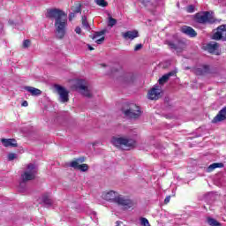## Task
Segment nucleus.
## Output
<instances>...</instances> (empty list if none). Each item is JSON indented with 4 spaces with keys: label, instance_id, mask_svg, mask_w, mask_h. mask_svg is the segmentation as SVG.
<instances>
[{
    "label": "nucleus",
    "instance_id": "nucleus-1",
    "mask_svg": "<svg viewBox=\"0 0 226 226\" xmlns=\"http://www.w3.org/2000/svg\"><path fill=\"white\" fill-rule=\"evenodd\" d=\"M46 18L55 20V34L58 40H63L68 27V14L61 9L53 8L47 11Z\"/></svg>",
    "mask_w": 226,
    "mask_h": 226
},
{
    "label": "nucleus",
    "instance_id": "nucleus-2",
    "mask_svg": "<svg viewBox=\"0 0 226 226\" xmlns=\"http://www.w3.org/2000/svg\"><path fill=\"white\" fill-rule=\"evenodd\" d=\"M111 144L115 147H123L125 151H130L137 146V141L132 138L116 137L111 138Z\"/></svg>",
    "mask_w": 226,
    "mask_h": 226
},
{
    "label": "nucleus",
    "instance_id": "nucleus-3",
    "mask_svg": "<svg viewBox=\"0 0 226 226\" xmlns=\"http://www.w3.org/2000/svg\"><path fill=\"white\" fill-rule=\"evenodd\" d=\"M36 174H38V166L29 163L26 166V170L21 175L22 183L19 184V186L22 187L27 181L36 179Z\"/></svg>",
    "mask_w": 226,
    "mask_h": 226
},
{
    "label": "nucleus",
    "instance_id": "nucleus-4",
    "mask_svg": "<svg viewBox=\"0 0 226 226\" xmlns=\"http://www.w3.org/2000/svg\"><path fill=\"white\" fill-rule=\"evenodd\" d=\"M122 112L126 117H131V119H137V117H140V115L142 114L140 108L136 104H130L127 109L122 108Z\"/></svg>",
    "mask_w": 226,
    "mask_h": 226
},
{
    "label": "nucleus",
    "instance_id": "nucleus-5",
    "mask_svg": "<svg viewBox=\"0 0 226 226\" xmlns=\"http://www.w3.org/2000/svg\"><path fill=\"white\" fill-rule=\"evenodd\" d=\"M54 89L58 94V100L61 103H68V102H70V92L67 91L64 87L55 84Z\"/></svg>",
    "mask_w": 226,
    "mask_h": 226
},
{
    "label": "nucleus",
    "instance_id": "nucleus-6",
    "mask_svg": "<svg viewBox=\"0 0 226 226\" xmlns=\"http://www.w3.org/2000/svg\"><path fill=\"white\" fill-rule=\"evenodd\" d=\"M194 20L198 24H206V23L215 24V19L211 17V14L209 13V11H201V12L196 13L194 16Z\"/></svg>",
    "mask_w": 226,
    "mask_h": 226
},
{
    "label": "nucleus",
    "instance_id": "nucleus-7",
    "mask_svg": "<svg viewBox=\"0 0 226 226\" xmlns=\"http://www.w3.org/2000/svg\"><path fill=\"white\" fill-rule=\"evenodd\" d=\"M76 89L79 91L80 94L86 98H92L93 94H91V90L86 86V80L79 79L76 83Z\"/></svg>",
    "mask_w": 226,
    "mask_h": 226
},
{
    "label": "nucleus",
    "instance_id": "nucleus-8",
    "mask_svg": "<svg viewBox=\"0 0 226 226\" xmlns=\"http://www.w3.org/2000/svg\"><path fill=\"white\" fill-rule=\"evenodd\" d=\"M212 40L226 41V25H221L216 28V32L212 35Z\"/></svg>",
    "mask_w": 226,
    "mask_h": 226
},
{
    "label": "nucleus",
    "instance_id": "nucleus-9",
    "mask_svg": "<svg viewBox=\"0 0 226 226\" xmlns=\"http://www.w3.org/2000/svg\"><path fill=\"white\" fill-rule=\"evenodd\" d=\"M115 204L121 206L124 209H130V207H133V201L123 195L117 196V199H115Z\"/></svg>",
    "mask_w": 226,
    "mask_h": 226
},
{
    "label": "nucleus",
    "instance_id": "nucleus-10",
    "mask_svg": "<svg viewBox=\"0 0 226 226\" xmlns=\"http://www.w3.org/2000/svg\"><path fill=\"white\" fill-rule=\"evenodd\" d=\"M162 87L158 85L154 86V87L148 92L149 100H160L162 98Z\"/></svg>",
    "mask_w": 226,
    "mask_h": 226
},
{
    "label": "nucleus",
    "instance_id": "nucleus-11",
    "mask_svg": "<svg viewBox=\"0 0 226 226\" xmlns=\"http://www.w3.org/2000/svg\"><path fill=\"white\" fill-rule=\"evenodd\" d=\"M220 49V44L215 41H211L207 44V50L209 52V54H215V56H220L222 52L218 50Z\"/></svg>",
    "mask_w": 226,
    "mask_h": 226
},
{
    "label": "nucleus",
    "instance_id": "nucleus-12",
    "mask_svg": "<svg viewBox=\"0 0 226 226\" xmlns=\"http://www.w3.org/2000/svg\"><path fill=\"white\" fill-rule=\"evenodd\" d=\"M226 120V107L222 108L218 114L213 118V124H216V123H222V121Z\"/></svg>",
    "mask_w": 226,
    "mask_h": 226
},
{
    "label": "nucleus",
    "instance_id": "nucleus-13",
    "mask_svg": "<svg viewBox=\"0 0 226 226\" xmlns=\"http://www.w3.org/2000/svg\"><path fill=\"white\" fill-rule=\"evenodd\" d=\"M122 37L124 38V40H135V38H139V31L132 30L122 33Z\"/></svg>",
    "mask_w": 226,
    "mask_h": 226
},
{
    "label": "nucleus",
    "instance_id": "nucleus-14",
    "mask_svg": "<svg viewBox=\"0 0 226 226\" xmlns=\"http://www.w3.org/2000/svg\"><path fill=\"white\" fill-rule=\"evenodd\" d=\"M70 167L76 169V170H80L81 172H87V170H89L87 164H79L77 162H71Z\"/></svg>",
    "mask_w": 226,
    "mask_h": 226
},
{
    "label": "nucleus",
    "instance_id": "nucleus-15",
    "mask_svg": "<svg viewBox=\"0 0 226 226\" xmlns=\"http://www.w3.org/2000/svg\"><path fill=\"white\" fill-rule=\"evenodd\" d=\"M1 142L4 147H19V144L15 139H2Z\"/></svg>",
    "mask_w": 226,
    "mask_h": 226
},
{
    "label": "nucleus",
    "instance_id": "nucleus-16",
    "mask_svg": "<svg viewBox=\"0 0 226 226\" xmlns=\"http://www.w3.org/2000/svg\"><path fill=\"white\" fill-rule=\"evenodd\" d=\"M117 192L114 191H109L108 192H103L102 193V199L104 200H111V202H116V199H117Z\"/></svg>",
    "mask_w": 226,
    "mask_h": 226
},
{
    "label": "nucleus",
    "instance_id": "nucleus-17",
    "mask_svg": "<svg viewBox=\"0 0 226 226\" xmlns=\"http://www.w3.org/2000/svg\"><path fill=\"white\" fill-rule=\"evenodd\" d=\"M174 75H176V72L171 71V72L164 74L162 78H160L158 80V83L160 84V86H163V84L168 82L169 79H170V77H174Z\"/></svg>",
    "mask_w": 226,
    "mask_h": 226
},
{
    "label": "nucleus",
    "instance_id": "nucleus-18",
    "mask_svg": "<svg viewBox=\"0 0 226 226\" xmlns=\"http://www.w3.org/2000/svg\"><path fill=\"white\" fill-rule=\"evenodd\" d=\"M182 33H184V34H187V36H190L191 38H195V36H197V32H195V30L191 26H185L182 27Z\"/></svg>",
    "mask_w": 226,
    "mask_h": 226
},
{
    "label": "nucleus",
    "instance_id": "nucleus-19",
    "mask_svg": "<svg viewBox=\"0 0 226 226\" xmlns=\"http://www.w3.org/2000/svg\"><path fill=\"white\" fill-rule=\"evenodd\" d=\"M41 202L44 207H52V204H54V201H52V199H50V195L47 193L42 195Z\"/></svg>",
    "mask_w": 226,
    "mask_h": 226
},
{
    "label": "nucleus",
    "instance_id": "nucleus-20",
    "mask_svg": "<svg viewBox=\"0 0 226 226\" xmlns=\"http://www.w3.org/2000/svg\"><path fill=\"white\" fill-rule=\"evenodd\" d=\"M121 81L124 84H130V83L133 82V73H132V72L124 73V75L122 76Z\"/></svg>",
    "mask_w": 226,
    "mask_h": 226
},
{
    "label": "nucleus",
    "instance_id": "nucleus-21",
    "mask_svg": "<svg viewBox=\"0 0 226 226\" xmlns=\"http://www.w3.org/2000/svg\"><path fill=\"white\" fill-rule=\"evenodd\" d=\"M25 89H26V91L30 93V94H32V96H40V94H41V90H40L36 87H26Z\"/></svg>",
    "mask_w": 226,
    "mask_h": 226
},
{
    "label": "nucleus",
    "instance_id": "nucleus-22",
    "mask_svg": "<svg viewBox=\"0 0 226 226\" xmlns=\"http://www.w3.org/2000/svg\"><path fill=\"white\" fill-rule=\"evenodd\" d=\"M140 3L147 8H154L158 5V4H156V0H140Z\"/></svg>",
    "mask_w": 226,
    "mask_h": 226
},
{
    "label": "nucleus",
    "instance_id": "nucleus-23",
    "mask_svg": "<svg viewBox=\"0 0 226 226\" xmlns=\"http://www.w3.org/2000/svg\"><path fill=\"white\" fill-rule=\"evenodd\" d=\"M197 75H204V73H211L209 65H203L202 67L196 69Z\"/></svg>",
    "mask_w": 226,
    "mask_h": 226
},
{
    "label": "nucleus",
    "instance_id": "nucleus-24",
    "mask_svg": "<svg viewBox=\"0 0 226 226\" xmlns=\"http://www.w3.org/2000/svg\"><path fill=\"white\" fill-rule=\"evenodd\" d=\"M222 167H223V163L215 162L207 167V171L213 172V170H215V169H222Z\"/></svg>",
    "mask_w": 226,
    "mask_h": 226
},
{
    "label": "nucleus",
    "instance_id": "nucleus-25",
    "mask_svg": "<svg viewBox=\"0 0 226 226\" xmlns=\"http://www.w3.org/2000/svg\"><path fill=\"white\" fill-rule=\"evenodd\" d=\"M207 223H208L210 226H222V223L218 222L216 219L212 217H207Z\"/></svg>",
    "mask_w": 226,
    "mask_h": 226
},
{
    "label": "nucleus",
    "instance_id": "nucleus-26",
    "mask_svg": "<svg viewBox=\"0 0 226 226\" xmlns=\"http://www.w3.org/2000/svg\"><path fill=\"white\" fill-rule=\"evenodd\" d=\"M82 26L87 29V31H91V26L89 25V22H87V17L82 16Z\"/></svg>",
    "mask_w": 226,
    "mask_h": 226
},
{
    "label": "nucleus",
    "instance_id": "nucleus-27",
    "mask_svg": "<svg viewBox=\"0 0 226 226\" xmlns=\"http://www.w3.org/2000/svg\"><path fill=\"white\" fill-rule=\"evenodd\" d=\"M166 43L169 45V47L173 49V50H177L179 52H181V47H179V44L177 45L176 43L170 41H167Z\"/></svg>",
    "mask_w": 226,
    "mask_h": 226
},
{
    "label": "nucleus",
    "instance_id": "nucleus-28",
    "mask_svg": "<svg viewBox=\"0 0 226 226\" xmlns=\"http://www.w3.org/2000/svg\"><path fill=\"white\" fill-rule=\"evenodd\" d=\"M105 33H107V29H103L102 31L95 32L93 35H90V38H92V40H96L98 37L103 36V34H105Z\"/></svg>",
    "mask_w": 226,
    "mask_h": 226
},
{
    "label": "nucleus",
    "instance_id": "nucleus-29",
    "mask_svg": "<svg viewBox=\"0 0 226 226\" xmlns=\"http://www.w3.org/2000/svg\"><path fill=\"white\" fill-rule=\"evenodd\" d=\"M94 3L98 6H102V8H106V6H109V3L105 0H94Z\"/></svg>",
    "mask_w": 226,
    "mask_h": 226
},
{
    "label": "nucleus",
    "instance_id": "nucleus-30",
    "mask_svg": "<svg viewBox=\"0 0 226 226\" xmlns=\"http://www.w3.org/2000/svg\"><path fill=\"white\" fill-rule=\"evenodd\" d=\"M117 24V19L112 18V17H109V22H108V26L109 27H114V26H116Z\"/></svg>",
    "mask_w": 226,
    "mask_h": 226
},
{
    "label": "nucleus",
    "instance_id": "nucleus-31",
    "mask_svg": "<svg viewBox=\"0 0 226 226\" xmlns=\"http://www.w3.org/2000/svg\"><path fill=\"white\" fill-rule=\"evenodd\" d=\"M140 225H142V226H151V224H149V221L145 217H142L140 219Z\"/></svg>",
    "mask_w": 226,
    "mask_h": 226
},
{
    "label": "nucleus",
    "instance_id": "nucleus-32",
    "mask_svg": "<svg viewBox=\"0 0 226 226\" xmlns=\"http://www.w3.org/2000/svg\"><path fill=\"white\" fill-rule=\"evenodd\" d=\"M193 11H195V5L191 4L186 7L187 13H193Z\"/></svg>",
    "mask_w": 226,
    "mask_h": 226
},
{
    "label": "nucleus",
    "instance_id": "nucleus-33",
    "mask_svg": "<svg viewBox=\"0 0 226 226\" xmlns=\"http://www.w3.org/2000/svg\"><path fill=\"white\" fill-rule=\"evenodd\" d=\"M15 158H17V154L10 153V154H8V160H9V162H11V161L15 160Z\"/></svg>",
    "mask_w": 226,
    "mask_h": 226
},
{
    "label": "nucleus",
    "instance_id": "nucleus-34",
    "mask_svg": "<svg viewBox=\"0 0 226 226\" xmlns=\"http://www.w3.org/2000/svg\"><path fill=\"white\" fill-rule=\"evenodd\" d=\"M29 45H31V41L25 40L24 42H23L24 49H27L29 47Z\"/></svg>",
    "mask_w": 226,
    "mask_h": 226
},
{
    "label": "nucleus",
    "instance_id": "nucleus-35",
    "mask_svg": "<svg viewBox=\"0 0 226 226\" xmlns=\"http://www.w3.org/2000/svg\"><path fill=\"white\" fill-rule=\"evenodd\" d=\"M72 162H77V163H84V162H86V159L84 157H79Z\"/></svg>",
    "mask_w": 226,
    "mask_h": 226
},
{
    "label": "nucleus",
    "instance_id": "nucleus-36",
    "mask_svg": "<svg viewBox=\"0 0 226 226\" xmlns=\"http://www.w3.org/2000/svg\"><path fill=\"white\" fill-rule=\"evenodd\" d=\"M103 41H105V37H102L101 39H98L95 41L97 45H102V43H103Z\"/></svg>",
    "mask_w": 226,
    "mask_h": 226
},
{
    "label": "nucleus",
    "instance_id": "nucleus-37",
    "mask_svg": "<svg viewBox=\"0 0 226 226\" xmlns=\"http://www.w3.org/2000/svg\"><path fill=\"white\" fill-rule=\"evenodd\" d=\"M81 7H82V5L79 4V6H77V7L75 8V10H73V11H74L75 13H80V11H82Z\"/></svg>",
    "mask_w": 226,
    "mask_h": 226
},
{
    "label": "nucleus",
    "instance_id": "nucleus-38",
    "mask_svg": "<svg viewBox=\"0 0 226 226\" xmlns=\"http://www.w3.org/2000/svg\"><path fill=\"white\" fill-rule=\"evenodd\" d=\"M140 49H142V44H137L134 48V51L139 52V50H140Z\"/></svg>",
    "mask_w": 226,
    "mask_h": 226
},
{
    "label": "nucleus",
    "instance_id": "nucleus-39",
    "mask_svg": "<svg viewBox=\"0 0 226 226\" xmlns=\"http://www.w3.org/2000/svg\"><path fill=\"white\" fill-rule=\"evenodd\" d=\"M73 19H75V12L74 11L71 12L69 14V20L72 21V20H73Z\"/></svg>",
    "mask_w": 226,
    "mask_h": 226
},
{
    "label": "nucleus",
    "instance_id": "nucleus-40",
    "mask_svg": "<svg viewBox=\"0 0 226 226\" xmlns=\"http://www.w3.org/2000/svg\"><path fill=\"white\" fill-rule=\"evenodd\" d=\"M75 33H76L77 34H80V33H82V29L80 28V26H77V27L75 28Z\"/></svg>",
    "mask_w": 226,
    "mask_h": 226
},
{
    "label": "nucleus",
    "instance_id": "nucleus-41",
    "mask_svg": "<svg viewBox=\"0 0 226 226\" xmlns=\"http://www.w3.org/2000/svg\"><path fill=\"white\" fill-rule=\"evenodd\" d=\"M170 202V196H167L164 200V204H169Z\"/></svg>",
    "mask_w": 226,
    "mask_h": 226
},
{
    "label": "nucleus",
    "instance_id": "nucleus-42",
    "mask_svg": "<svg viewBox=\"0 0 226 226\" xmlns=\"http://www.w3.org/2000/svg\"><path fill=\"white\" fill-rule=\"evenodd\" d=\"M8 24L9 26H16L15 21H13L12 19H9Z\"/></svg>",
    "mask_w": 226,
    "mask_h": 226
},
{
    "label": "nucleus",
    "instance_id": "nucleus-43",
    "mask_svg": "<svg viewBox=\"0 0 226 226\" xmlns=\"http://www.w3.org/2000/svg\"><path fill=\"white\" fill-rule=\"evenodd\" d=\"M21 105H22V107H27V105H29V103L27 102V101H24Z\"/></svg>",
    "mask_w": 226,
    "mask_h": 226
},
{
    "label": "nucleus",
    "instance_id": "nucleus-44",
    "mask_svg": "<svg viewBox=\"0 0 226 226\" xmlns=\"http://www.w3.org/2000/svg\"><path fill=\"white\" fill-rule=\"evenodd\" d=\"M88 50H94V48H93L91 45L87 44Z\"/></svg>",
    "mask_w": 226,
    "mask_h": 226
},
{
    "label": "nucleus",
    "instance_id": "nucleus-45",
    "mask_svg": "<svg viewBox=\"0 0 226 226\" xmlns=\"http://www.w3.org/2000/svg\"><path fill=\"white\" fill-rule=\"evenodd\" d=\"M161 6H165V2H163V0H161Z\"/></svg>",
    "mask_w": 226,
    "mask_h": 226
},
{
    "label": "nucleus",
    "instance_id": "nucleus-46",
    "mask_svg": "<svg viewBox=\"0 0 226 226\" xmlns=\"http://www.w3.org/2000/svg\"><path fill=\"white\" fill-rule=\"evenodd\" d=\"M185 70H190V67H185Z\"/></svg>",
    "mask_w": 226,
    "mask_h": 226
},
{
    "label": "nucleus",
    "instance_id": "nucleus-47",
    "mask_svg": "<svg viewBox=\"0 0 226 226\" xmlns=\"http://www.w3.org/2000/svg\"><path fill=\"white\" fill-rule=\"evenodd\" d=\"M102 66H106L105 64H102Z\"/></svg>",
    "mask_w": 226,
    "mask_h": 226
}]
</instances>
